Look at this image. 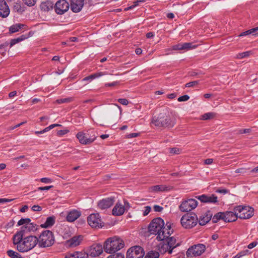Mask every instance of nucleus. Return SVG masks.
<instances>
[{
    "label": "nucleus",
    "instance_id": "1",
    "mask_svg": "<svg viewBox=\"0 0 258 258\" xmlns=\"http://www.w3.org/2000/svg\"><path fill=\"white\" fill-rule=\"evenodd\" d=\"M148 229L150 234L157 235V239L160 241L169 237L173 233L171 225L166 224L165 226L164 220L159 217L155 218L151 221Z\"/></svg>",
    "mask_w": 258,
    "mask_h": 258
},
{
    "label": "nucleus",
    "instance_id": "2",
    "mask_svg": "<svg viewBox=\"0 0 258 258\" xmlns=\"http://www.w3.org/2000/svg\"><path fill=\"white\" fill-rule=\"evenodd\" d=\"M24 235L16 233L13 237V243L17 245V250L21 252H27L32 249L38 243L36 236H28L23 238Z\"/></svg>",
    "mask_w": 258,
    "mask_h": 258
},
{
    "label": "nucleus",
    "instance_id": "3",
    "mask_svg": "<svg viewBox=\"0 0 258 258\" xmlns=\"http://www.w3.org/2000/svg\"><path fill=\"white\" fill-rule=\"evenodd\" d=\"M151 123L158 127L171 128L175 124V119L166 112H162L153 117Z\"/></svg>",
    "mask_w": 258,
    "mask_h": 258
},
{
    "label": "nucleus",
    "instance_id": "4",
    "mask_svg": "<svg viewBox=\"0 0 258 258\" xmlns=\"http://www.w3.org/2000/svg\"><path fill=\"white\" fill-rule=\"evenodd\" d=\"M123 241L119 237L114 236L107 238L104 243L103 249L108 253H113L122 248Z\"/></svg>",
    "mask_w": 258,
    "mask_h": 258
},
{
    "label": "nucleus",
    "instance_id": "5",
    "mask_svg": "<svg viewBox=\"0 0 258 258\" xmlns=\"http://www.w3.org/2000/svg\"><path fill=\"white\" fill-rule=\"evenodd\" d=\"M76 137L81 144L89 145L96 140L97 136L95 131L93 129H89L86 133L83 132H79L76 135Z\"/></svg>",
    "mask_w": 258,
    "mask_h": 258
},
{
    "label": "nucleus",
    "instance_id": "6",
    "mask_svg": "<svg viewBox=\"0 0 258 258\" xmlns=\"http://www.w3.org/2000/svg\"><path fill=\"white\" fill-rule=\"evenodd\" d=\"M38 244L39 247H46L51 246L54 242L52 232L50 230L44 231L38 238Z\"/></svg>",
    "mask_w": 258,
    "mask_h": 258
},
{
    "label": "nucleus",
    "instance_id": "7",
    "mask_svg": "<svg viewBox=\"0 0 258 258\" xmlns=\"http://www.w3.org/2000/svg\"><path fill=\"white\" fill-rule=\"evenodd\" d=\"M234 211L237 215V218L247 219L253 216L254 209L247 206H238L234 208Z\"/></svg>",
    "mask_w": 258,
    "mask_h": 258
},
{
    "label": "nucleus",
    "instance_id": "8",
    "mask_svg": "<svg viewBox=\"0 0 258 258\" xmlns=\"http://www.w3.org/2000/svg\"><path fill=\"white\" fill-rule=\"evenodd\" d=\"M198 218L194 213L184 215L180 220L182 226L186 229H190L195 226L198 222Z\"/></svg>",
    "mask_w": 258,
    "mask_h": 258
},
{
    "label": "nucleus",
    "instance_id": "9",
    "mask_svg": "<svg viewBox=\"0 0 258 258\" xmlns=\"http://www.w3.org/2000/svg\"><path fill=\"white\" fill-rule=\"evenodd\" d=\"M206 247L203 244H198L190 246L187 250L186 254L188 257L201 255L205 250Z\"/></svg>",
    "mask_w": 258,
    "mask_h": 258
},
{
    "label": "nucleus",
    "instance_id": "10",
    "mask_svg": "<svg viewBox=\"0 0 258 258\" xmlns=\"http://www.w3.org/2000/svg\"><path fill=\"white\" fill-rule=\"evenodd\" d=\"M198 206V201L193 199H190L183 201L179 206L180 211L186 212L195 209Z\"/></svg>",
    "mask_w": 258,
    "mask_h": 258
},
{
    "label": "nucleus",
    "instance_id": "11",
    "mask_svg": "<svg viewBox=\"0 0 258 258\" xmlns=\"http://www.w3.org/2000/svg\"><path fill=\"white\" fill-rule=\"evenodd\" d=\"M144 254L143 249L141 246H135L127 250L126 258H143Z\"/></svg>",
    "mask_w": 258,
    "mask_h": 258
},
{
    "label": "nucleus",
    "instance_id": "12",
    "mask_svg": "<svg viewBox=\"0 0 258 258\" xmlns=\"http://www.w3.org/2000/svg\"><path fill=\"white\" fill-rule=\"evenodd\" d=\"M88 224L92 228H101L103 223L98 214H92L87 219Z\"/></svg>",
    "mask_w": 258,
    "mask_h": 258
},
{
    "label": "nucleus",
    "instance_id": "13",
    "mask_svg": "<svg viewBox=\"0 0 258 258\" xmlns=\"http://www.w3.org/2000/svg\"><path fill=\"white\" fill-rule=\"evenodd\" d=\"M55 11L57 14L62 15L69 9V4L66 0H58L55 5Z\"/></svg>",
    "mask_w": 258,
    "mask_h": 258
},
{
    "label": "nucleus",
    "instance_id": "14",
    "mask_svg": "<svg viewBox=\"0 0 258 258\" xmlns=\"http://www.w3.org/2000/svg\"><path fill=\"white\" fill-rule=\"evenodd\" d=\"M103 247L100 244H94L89 249L88 255L92 257H96L101 254L103 252Z\"/></svg>",
    "mask_w": 258,
    "mask_h": 258
},
{
    "label": "nucleus",
    "instance_id": "15",
    "mask_svg": "<svg viewBox=\"0 0 258 258\" xmlns=\"http://www.w3.org/2000/svg\"><path fill=\"white\" fill-rule=\"evenodd\" d=\"M115 202L114 198L110 197L103 199L98 203V207L103 210L110 207Z\"/></svg>",
    "mask_w": 258,
    "mask_h": 258
},
{
    "label": "nucleus",
    "instance_id": "16",
    "mask_svg": "<svg viewBox=\"0 0 258 258\" xmlns=\"http://www.w3.org/2000/svg\"><path fill=\"white\" fill-rule=\"evenodd\" d=\"M85 0H72L71 9L74 13L79 12L83 8Z\"/></svg>",
    "mask_w": 258,
    "mask_h": 258
},
{
    "label": "nucleus",
    "instance_id": "17",
    "mask_svg": "<svg viewBox=\"0 0 258 258\" xmlns=\"http://www.w3.org/2000/svg\"><path fill=\"white\" fill-rule=\"evenodd\" d=\"M37 229V225L31 222L26 224V225L23 226L20 231L17 233H20V235H24L25 234L28 232L34 231Z\"/></svg>",
    "mask_w": 258,
    "mask_h": 258
},
{
    "label": "nucleus",
    "instance_id": "18",
    "mask_svg": "<svg viewBox=\"0 0 258 258\" xmlns=\"http://www.w3.org/2000/svg\"><path fill=\"white\" fill-rule=\"evenodd\" d=\"M197 47V45H193L192 43H179L172 46L173 50H188Z\"/></svg>",
    "mask_w": 258,
    "mask_h": 258
},
{
    "label": "nucleus",
    "instance_id": "19",
    "mask_svg": "<svg viewBox=\"0 0 258 258\" xmlns=\"http://www.w3.org/2000/svg\"><path fill=\"white\" fill-rule=\"evenodd\" d=\"M10 9L5 0H0V17L7 18L10 14Z\"/></svg>",
    "mask_w": 258,
    "mask_h": 258
},
{
    "label": "nucleus",
    "instance_id": "20",
    "mask_svg": "<svg viewBox=\"0 0 258 258\" xmlns=\"http://www.w3.org/2000/svg\"><path fill=\"white\" fill-rule=\"evenodd\" d=\"M223 215V220L226 222H231L235 221L237 219V215L236 214L235 212L227 211L226 212H222Z\"/></svg>",
    "mask_w": 258,
    "mask_h": 258
},
{
    "label": "nucleus",
    "instance_id": "21",
    "mask_svg": "<svg viewBox=\"0 0 258 258\" xmlns=\"http://www.w3.org/2000/svg\"><path fill=\"white\" fill-rule=\"evenodd\" d=\"M198 199L204 203H215L217 202V197L214 195L209 196L203 195L199 196Z\"/></svg>",
    "mask_w": 258,
    "mask_h": 258
},
{
    "label": "nucleus",
    "instance_id": "22",
    "mask_svg": "<svg viewBox=\"0 0 258 258\" xmlns=\"http://www.w3.org/2000/svg\"><path fill=\"white\" fill-rule=\"evenodd\" d=\"M124 212V207H122V204L118 202L116 204L112 211V214L116 216L123 215Z\"/></svg>",
    "mask_w": 258,
    "mask_h": 258
},
{
    "label": "nucleus",
    "instance_id": "23",
    "mask_svg": "<svg viewBox=\"0 0 258 258\" xmlns=\"http://www.w3.org/2000/svg\"><path fill=\"white\" fill-rule=\"evenodd\" d=\"M171 189L170 187L165 185H156L152 186L149 190L151 192H162L168 191Z\"/></svg>",
    "mask_w": 258,
    "mask_h": 258
},
{
    "label": "nucleus",
    "instance_id": "24",
    "mask_svg": "<svg viewBox=\"0 0 258 258\" xmlns=\"http://www.w3.org/2000/svg\"><path fill=\"white\" fill-rule=\"evenodd\" d=\"M212 215L210 212H208L201 216L199 218V223L201 225H205L207 224L211 219Z\"/></svg>",
    "mask_w": 258,
    "mask_h": 258
},
{
    "label": "nucleus",
    "instance_id": "25",
    "mask_svg": "<svg viewBox=\"0 0 258 258\" xmlns=\"http://www.w3.org/2000/svg\"><path fill=\"white\" fill-rule=\"evenodd\" d=\"M80 216V213L77 211H73L69 213L67 216V220L69 222L75 221Z\"/></svg>",
    "mask_w": 258,
    "mask_h": 258
},
{
    "label": "nucleus",
    "instance_id": "26",
    "mask_svg": "<svg viewBox=\"0 0 258 258\" xmlns=\"http://www.w3.org/2000/svg\"><path fill=\"white\" fill-rule=\"evenodd\" d=\"M167 238V239L166 243L168 244L169 246H170V247L171 248L172 250L174 248L180 245L179 243L176 242V239L174 237H171L169 238L168 237Z\"/></svg>",
    "mask_w": 258,
    "mask_h": 258
},
{
    "label": "nucleus",
    "instance_id": "27",
    "mask_svg": "<svg viewBox=\"0 0 258 258\" xmlns=\"http://www.w3.org/2000/svg\"><path fill=\"white\" fill-rule=\"evenodd\" d=\"M159 250L161 253L167 252L169 254H171L172 252V250L167 243L161 244L159 246Z\"/></svg>",
    "mask_w": 258,
    "mask_h": 258
},
{
    "label": "nucleus",
    "instance_id": "28",
    "mask_svg": "<svg viewBox=\"0 0 258 258\" xmlns=\"http://www.w3.org/2000/svg\"><path fill=\"white\" fill-rule=\"evenodd\" d=\"M55 223V217L53 216L49 217L47 218L45 222L41 225L43 228H48L54 225Z\"/></svg>",
    "mask_w": 258,
    "mask_h": 258
},
{
    "label": "nucleus",
    "instance_id": "29",
    "mask_svg": "<svg viewBox=\"0 0 258 258\" xmlns=\"http://www.w3.org/2000/svg\"><path fill=\"white\" fill-rule=\"evenodd\" d=\"M82 238L80 237L75 236L68 241V243L71 247H75L78 245Z\"/></svg>",
    "mask_w": 258,
    "mask_h": 258
},
{
    "label": "nucleus",
    "instance_id": "30",
    "mask_svg": "<svg viewBox=\"0 0 258 258\" xmlns=\"http://www.w3.org/2000/svg\"><path fill=\"white\" fill-rule=\"evenodd\" d=\"M24 26L25 25L22 24H16L13 25L9 28V31L11 33H14L19 31L20 29H22Z\"/></svg>",
    "mask_w": 258,
    "mask_h": 258
},
{
    "label": "nucleus",
    "instance_id": "31",
    "mask_svg": "<svg viewBox=\"0 0 258 258\" xmlns=\"http://www.w3.org/2000/svg\"><path fill=\"white\" fill-rule=\"evenodd\" d=\"M257 31H258V26L255 28H252L251 29L248 30L245 32L241 33V34H239V36H246V35H248L249 34H252L253 35H256L258 34V33H256Z\"/></svg>",
    "mask_w": 258,
    "mask_h": 258
},
{
    "label": "nucleus",
    "instance_id": "32",
    "mask_svg": "<svg viewBox=\"0 0 258 258\" xmlns=\"http://www.w3.org/2000/svg\"><path fill=\"white\" fill-rule=\"evenodd\" d=\"M40 8L44 11H48L52 8V4L49 2H44L41 4Z\"/></svg>",
    "mask_w": 258,
    "mask_h": 258
},
{
    "label": "nucleus",
    "instance_id": "33",
    "mask_svg": "<svg viewBox=\"0 0 258 258\" xmlns=\"http://www.w3.org/2000/svg\"><path fill=\"white\" fill-rule=\"evenodd\" d=\"M104 75V74L102 72H99L97 73H95L93 74H92L90 76H89L88 77H86L83 79V81H88V80H92L93 79H94L95 78H98L99 77L102 76Z\"/></svg>",
    "mask_w": 258,
    "mask_h": 258
},
{
    "label": "nucleus",
    "instance_id": "34",
    "mask_svg": "<svg viewBox=\"0 0 258 258\" xmlns=\"http://www.w3.org/2000/svg\"><path fill=\"white\" fill-rule=\"evenodd\" d=\"M7 253L8 255L11 258H23L19 253L13 250H9Z\"/></svg>",
    "mask_w": 258,
    "mask_h": 258
},
{
    "label": "nucleus",
    "instance_id": "35",
    "mask_svg": "<svg viewBox=\"0 0 258 258\" xmlns=\"http://www.w3.org/2000/svg\"><path fill=\"white\" fill-rule=\"evenodd\" d=\"M159 256V252L155 251H151L147 253L145 258H158Z\"/></svg>",
    "mask_w": 258,
    "mask_h": 258
},
{
    "label": "nucleus",
    "instance_id": "36",
    "mask_svg": "<svg viewBox=\"0 0 258 258\" xmlns=\"http://www.w3.org/2000/svg\"><path fill=\"white\" fill-rule=\"evenodd\" d=\"M223 214L222 212H219V213H217L213 217L212 222L213 223H216L220 219L223 220Z\"/></svg>",
    "mask_w": 258,
    "mask_h": 258
},
{
    "label": "nucleus",
    "instance_id": "37",
    "mask_svg": "<svg viewBox=\"0 0 258 258\" xmlns=\"http://www.w3.org/2000/svg\"><path fill=\"white\" fill-rule=\"evenodd\" d=\"M251 54V52L250 51L239 53L236 55V58L238 59H241L249 56Z\"/></svg>",
    "mask_w": 258,
    "mask_h": 258
},
{
    "label": "nucleus",
    "instance_id": "38",
    "mask_svg": "<svg viewBox=\"0 0 258 258\" xmlns=\"http://www.w3.org/2000/svg\"><path fill=\"white\" fill-rule=\"evenodd\" d=\"M215 116V114L213 112H208L205 113L202 116L201 119L203 120H207L213 118Z\"/></svg>",
    "mask_w": 258,
    "mask_h": 258
},
{
    "label": "nucleus",
    "instance_id": "39",
    "mask_svg": "<svg viewBox=\"0 0 258 258\" xmlns=\"http://www.w3.org/2000/svg\"><path fill=\"white\" fill-rule=\"evenodd\" d=\"M73 101L72 98H62L56 100V102L58 104L65 103H69Z\"/></svg>",
    "mask_w": 258,
    "mask_h": 258
},
{
    "label": "nucleus",
    "instance_id": "40",
    "mask_svg": "<svg viewBox=\"0 0 258 258\" xmlns=\"http://www.w3.org/2000/svg\"><path fill=\"white\" fill-rule=\"evenodd\" d=\"M31 222V219L29 218H25V219H21L18 222V225L21 226V225H26L28 223Z\"/></svg>",
    "mask_w": 258,
    "mask_h": 258
},
{
    "label": "nucleus",
    "instance_id": "41",
    "mask_svg": "<svg viewBox=\"0 0 258 258\" xmlns=\"http://www.w3.org/2000/svg\"><path fill=\"white\" fill-rule=\"evenodd\" d=\"M76 258H88V254L82 252H75Z\"/></svg>",
    "mask_w": 258,
    "mask_h": 258
},
{
    "label": "nucleus",
    "instance_id": "42",
    "mask_svg": "<svg viewBox=\"0 0 258 258\" xmlns=\"http://www.w3.org/2000/svg\"><path fill=\"white\" fill-rule=\"evenodd\" d=\"M22 1L25 5L31 7L35 5L37 0H22Z\"/></svg>",
    "mask_w": 258,
    "mask_h": 258
},
{
    "label": "nucleus",
    "instance_id": "43",
    "mask_svg": "<svg viewBox=\"0 0 258 258\" xmlns=\"http://www.w3.org/2000/svg\"><path fill=\"white\" fill-rule=\"evenodd\" d=\"M24 38H17L16 39H14L11 40L10 42V47H12L14 45L16 44V43L20 42L21 41L24 40Z\"/></svg>",
    "mask_w": 258,
    "mask_h": 258
},
{
    "label": "nucleus",
    "instance_id": "44",
    "mask_svg": "<svg viewBox=\"0 0 258 258\" xmlns=\"http://www.w3.org/2000/svg\"><path fill=\"white\" fill-rule=\"evenodd\" d=\"M181 150L178 148H173L170 149V153L172 155L179 154L180 153Z\"/></svg>",
    "mask_w": 258,
    "mask_h": 258
},
{
    "label": "nucleus",
    "instance_id": "45",
    "mask_svg": "<svg viewBox=\"0 0 258 258\" xmlns=\"http://www.w3.org/2000/svg\"><path fill=\"white\" fill-rule=\"evenodd\" d=\"M198 84H199V81H192V82H190L186 83L185 85V87H193L195 86L196 85H198Z\"/></svg>",
    "mask_w": 258,
    "mask_h": 258
},
{
    "label": "nucleus",
    "instance_id": "46",
    "mask_svg": "<svg viewBox=\"0 0 258 258\" xmlns=\"http://www.w3.org/2000/svg\"><path fill=\"white\" fill-rule=\"evenodd\" d=\"M189 99V96H188L187 95H184L179 97L178 98L177 100L179 102L186 101H187Z\"/></svg>",
    "mask_w": 258,
    "mask_h": 258
},
{
    "label": "nucleus",
    "instance_id": "47",
    "mask_svg": "<svg viewBox=\"0 0 258 258\" xmlns=\"http://www.w3.org/2000/svg\"><path fill=\"white\" fill-rule=\"evenodd\" d=\"M117 101L124 105H127L128 104V101L126 99L120 98L117 100Z\"/></svg>",
    "mask_w": 258,
    "mask_h": 258
},
{
    "label": "nucleus",
    "instance_id": "48",
    "mask_svg": "<svg viewBox=\"0 0 258 258\" xmlns=\"http://www.w3.org/2000/svg\"><path fill=\"white\" fill-rule=\"evenodd\" d=\"M9 45L8 42H5V43L0 44V51L4 50L5 51H7V47Z\"/></svg>",
    "mask_w": 258,
    "mask_h": 258
},
{
    "label": "nucleus",
    "instance_id": "49",
    "mask_svg": "<svg viewBox=\"0 0 258 258\" xmlns=\"http://www.w3.org/2000/svg\"><path fill=\"white\" fill-rule=\"evenodd\" d=\"M151 208L150 206H146L143 212L144 216H147L151 211Z\"/></svg>",
    "mask_w": 258,
    "mask_h": 258
},
{
    "label": "nucleus",
    "instance_id": "50",
    "mask_svg": "<svg viewBox=\"0 0 258 258\" xmlns=\"http://www.w3.org/2000/svg\"><path fill=\"white\" fill-rule=\"evenodd\" d=\"M69 132V130H63L58 131L57 132V135L59 136H61L62 135H66Z\"/></svg>",
    "mask_w": 258,
    "mask_h": 258
},
{
    "label": "nucleus",
    "instance_id": "51",
    "mask_svg": "<svg viewBox=\"0 0 258 258\" xmlns=\"http://www.w3.org/2000/svg\"><path fill=\"white\" fill-rule=\"evenodd\" d=\"M153 209L155 212H161L163 210V208L158 205H155L153 207Z\"/></svg>",
    "mask_w": 258,
    "mask_h": 258
},
{
    "label": "nucleus",
    "instance_id": "52",
    "mask_svg": "<svg viewBox=\"0 0 258 258\" xmlns=\"http://www.w3.org/2000/svg\"><path fill=\"white\" fill-rule=\"evenodd\" d=\"M40 181L42 182L45 183H50L52 182V180L51 179L46 178V177H43V178H41Z\"/></svg>",
    "mask_w": 258,
    "mask_h": 258
},
{
    "label": "nucleus",
    "instance_id": "53",
    "mask_svg": "<svg viewBox=\"0 0 258 258\" xmlns=\"http://www.w3.org/2000/svg\"><path fill=\"white\" fill-rule=\"evenodd\" d=\"M122 207H124L125 211H127L130 208V204L127 201H124V205H122Z\"/></svg>",
    "mask_w": 258,
    "mask_h": 258
},
{
    "label": "nucleus",
    "instance_id": "54",
    "mask_svg": "<svg viewBox=\"0 0 258 258\" xmlns=\"http://www.w3.org/2000/svg\"><path fill=\"white\" fill-rule=\"evenodd\" d=\"M32 210L33 211H40L42 210V208L38 205H34L32 207Z\"/></svg>",
    "mask_w": 258,
    "mask_h": 258
},
{
    "label": "nucleus",
    "instance_id": "55",
    "mask_svg": "<svg viewBox=\"0 0 258 258\" xmlns=\"http://www.w3.org/2000/svg\"><path fill=\"white\" fill-rule=\"evenodd\" d=\"M246 169L244 168L237 169L235 170V172L236 173H244L246 172Z\"/></svg>",
    "mask_w": 258,
    "mask_h": 258
},
{
    "label": "nucleus",
    "instance_id": "56",
    "mask_svg": "<svg viewBox=\"0 0 258 258\" xmlns=\"http://www.w3.org/2000/svg\"><path fill=\"white\" fill-rule=\"evenodd\" d=\"M52 187V185L47 186L44 187H39L38 188V189L40 190H49L51 189Z\"/></svg>",
    "mask_w": 258,
    "mask_h": 258
},
{
    "label": "nucleus",
    "instance_id": "57",
    "mask_svg": "<svg viewBox=\"0 0 258 258\" xmlns=\"http://www.w3.org/2000/svg\"><path fill=\"white\" fill-rule=\"evenodd\" d=\"M257 244V242L254 241V242H252L249 243L247 247L248 248L251 249V248H253L254 247H255Z\"/></svg>",
    "mask_w": 258,
    "mask_h": 258
},
{
    "label": "nucleus",
    "instance_id": "58",
    "mask_svg": "<svg viewBox=\"0 0 258 258\" xmlns=\"http://www.w3.org/2000/svg\"><path fill=\"white\" fill-rule=\"evenodd\" d=\"M213 162V159L212 158H208L204 161V163L206 165H210Z\"/></svg>",
    "mask_w": 258,
    "mask_h": 258
},
{
    "label": "nucleus",
    "instance_id": "59",
    "mask_svg": "<svg viewBox=\"0 0 258 258\" xmlns=\"http://www.w3.org/2000/svg\"><path fill=\"white\" fill-rule=\"evenodd\" d=\"M145 1V0H138L137 2L134 3V5H133L132 6L128 8V9H132V8H134L135 7L137 6V5H138V3L139 2H144Z\"/></svg>",
    "mask_w": 258,
    "mask_h": 258
},
{
    "label": "nucleus",
    "instance_id": "60",
    "mask_svg": "<svg viewBox=\"0 0 258 258\" xmlns=\"http://www.w3.org/2000/svg\"><path fill=\"white\" fill-rule=\"evenodd\" d=\"M14 199H0V203H6V202H10L12 201Z\"/></svg>",
    "mask_w": 258,
    "mask_h": 258
},
{
    "label": "nucleus",
    "instance_id": "61",
    "mask_svg": "<svg viewBox=\"0 0 258 258\" xmlns=\"http://www.w3.org/2000/svg\"><path fill=\"white\" fill-rule=\"evenodd\" d=\"M216 191L223 194H226L228 192V190L226 189H217Z\"/></svg>",
    "mask_w": 258,
    "mask_h": 258
},
{
    "label": "nucleus",
    "instance_id": "62",
    "mask_svg": "<svg viewBox=\"0 0 258 258\" xmlns=\"http://www.w3.org/2000/svg\"><path fill=\"white\" fill-rule=\"evenodd\" d=\"M250 132V129L246 128V129L240 130V134H247V133H249Z\"/></svg>",
    "mask_w": 258,
    "mask_h": 258
},
{
    "label": "nucleus",
    "instance_id": "63",
    "mask_svg": "<svg viewBox=\"0 0 258 258\" xmlns=\"http://www.w3.org/2000/svg\"><path fill=\"white\" fill-rule=\"evenodd\" d=\"M65 258H76L75 252L73 253L68 254L66 256Z\"/></svg>",
    "mask_w": 258,
    "mask_h": 258
},
{
    "label": "nucleus",
    "instance_id": "64",
    "mask_svg": "<svg viewBox=\"0 0 258 258\" xmlns=\"http://www.w3.org/2000/svg\"><path fill=\"white\" fill-rule=\"evenodd\" d=\"M115 258H124V255L120 253H117L115 255Z\"/></svg>",
    "mask_w": 258,
    "mask_h": 258
}]
</instances>
